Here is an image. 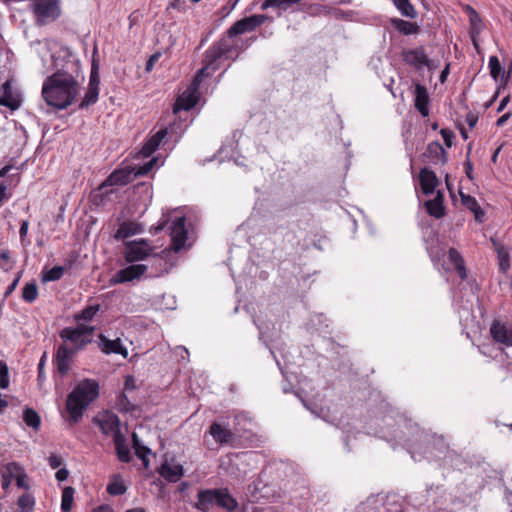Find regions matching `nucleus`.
<instances>
[{
	"mask_svg": "<svg viewBox=\"0 0 512 512\" xmlns=\"http://www.w3.org/2000/svg\"><path fill=\"white\" fill-rule=\"evenodd\" d=\"M17 505L21 512H33L35 505L34 497L29 493H24L18 498Z\"/></svg>",
	"mask_w": 512,
	"mask_h": 512,
	"instance_id": "obj_37",
	"label": "nucleus"
},
{
	"mask_svg": "<svg viewBox=\"0 0 512 512\" xmlns=\"http://www.w3.org/2000/svg\"><path fill=\"white\" fill-rule=\"evenodd\" d=\"M402 59L406 64L413 66L417 70L423 67H427L429 70L435 69L434 62L428 58L423 46L403 50Z\"/></svg>",
	"mask_w": 512,
	"mask_h": 512,
	"instance_id": "obj_9",
	"label": "nucleus"
},
{
	"mask_svg": "<svg viewBox=\"0 0 512 512\" xmlns=\"http://www.w3.org/2000/svg\"><path fill=\"white\" fill-rule=\"evenodd\" d=\"M429 101L430 99L427 88L422 84L416 83L414 105L423 117H427L429 115Z\"/></svg>",
	"mask_w": 512,
	"mask_h": 512,
	"instance_id": "obj_18",
	"label": "nucleus"
},
{
	"mask_svg": "<svg viewBox=\"0 0 512 512\" xmlns=\"http://www.w3.org/2000/svg\"><path fill=\"white\" fill-rule=\"evenodd\" d=\"M9 386V371L7 364L0 360V388L6 389Z\"/></svg>",
	"mask_w": 512,
	"mask_h": 512,
	"instance_id": "obj_45",
	"label": "nucleus"
},
{
	"mask_svg": "<svg viewBox=\"0 0 512 512\" xmlns=\"http://www.w3.org/2000/svg\"><path fill=\"white\" fill-rule=\"evenodd\" d=\"M32 9L37 23L44 25L60 16L58 0H32Z\"/></svg>",
	"mask_w": 512,
	"mask_h": 512,
	"instance_id": "obj_4",
	"label": "nucleus"
},
{
	"mask_svg": "<svg viewBox=\"0 0 512 512\" xmlns=\"http://www.w3.org/2000/svg\"><path fill=\"white\" fill-rule=\"evenodd\" d=\"M38 297V286L35 282L27 283L22 292V298L28 303L34 302Z\"/></svg>",
	"mask_w": 512,
	"mask_h": 512,
	"instance_id": "obj_40",
	"label": "nucleus"
},
{
	"mask_svg": "<svg viewBox=\"0 0 512 512\" xmlns=\"http://www.w3.org/2000/svg\"><path fill=\"white\" fill-rule=\"evenodd\" d=\"M267 19L266 15H252L236 21L226 32V38L236 37L238 35L254 31L257 27L262 25Z\"/></svg>",
	"mask_w": 512,
	"mask_h": 512,
	"instance_id": "obj_8",
	"label": "nucleus"
},
{
	"mask_svg": "<svg viewBox=\"0 0 512 512\" xmlns=\"http://www.w3.org/2000/svg\"><path fill=\"white\" fill-rule=\"evenodd\" d=\"M118 459L123 463H129L131 460L130 450L126 445V438L124 435H116L113 440Z\"/></svg>",
	"mask_w": 512,
	"mask_h": 512,
	"instance_id": "obj_27",
	"label": "nucleus"
},
{
	"mask_svg": "<svg viewBox=\"0 0 512 512\" xmlns=\"http://www.w3.org/2000/svg\"><path fill=\"white\" fill-rule=\"evenodd\" d=\"M511 116V112H506L505 114L498 118V120L496 121V125L498 127L503 126L510 119Z\"/></svg>",
	"mask_w": 512,
	"mask_h": 512,
	"instance_id": "obj_60",
	"label": "nucleus"
},
{
	"mask_svg": "<svg viewBox=\"0 0 512 512\" xmlns=\"http://www.w3.org/2000/svg\"><path fill=\"white\" fill-rule=\"evenodd\" d=\"M63 462H64V460L60 455L51 454L48 457V463L52 469L59 468L63 464Z\"/></svg>",
	"mask_w": 512,
	"mask_h": 512,
	"instance_id": "obj_51",
	"label": "nucleus"
},
{
	"mask_svg": "<svg viewBox=\"0 0 512 512\" xmlns=\"http://www.w3.org/2000/svg\"><path fill=\"white\" fill-rule=\"evenodd\" d=\"M20 104V95L13 90L11 82L6 81L0 88V105L16 110Z\"/></svg>",
	"mask_w": 512,
	"mask_h": 512,
	"instance_id": "obj_15",
	"label": "nucleus"
},
{
	"mask_svg": "<svg viewBox=\"0 0 512 512\" xmlns=\"http://www.w3.org/2000/svg\"><path fill=\"white\" fill-rule=\"evenodd\" d=\"M491 242H492V244L495 248V251L498 255L500 269L503 272H505L510 267L509 252L503 244L499 243L494 238H491Z\"/></svg>",
	"mask_w": 512,
	"mask_h": 512,
	"instance_id": "obj_28",
	"label": "nucleus"
},
{
	"mask_svg": "<svg viewBox=\"0 0 512 512\" xmlns=\"http://www.w3.org/2000/svg\"><path fill=\"white\" fill-rule=\"evenodd\" d=\"M210 434L214 438V440L220 444H228L233 439V433L220 425L217 422H213L209 429Z\"/></svg>",
	"mask_w": 512,
	"mask_h": 512,
	"instance_id": "obj_22",
	"label": "nucleus"
},
{
	"mask_svg": "<svg viewBox=\"0 0 512 512\" xmlns=\"http://www.w3.org/2000/svg\"><path fill=\"white\" fill-rule=\"evenodd\" d=\"M99 89L88 87L85 96L81 100L79 104L80 109H84L89 107L92 104H95L98 101Z\"/></svg>",
	"mask_w": 512,
	"mask_h": 512,
	"instance_id": "obj_39",
	"label": "nucleus"
},
{
	"mask_svg": "<svg viewBox=\"0 0 512 512\" xmlns=\"http://www.w3.org/2000/svg\"><path fill=\"white\" fill-rule=\"evenodd\" d=\"M395 7L400 11L402 16L414 19L417 17V12L410 0H392Z\"/></svg>",
	"mask_w": 512,
	"mask_h": 512,
	"instance_id": "obj_32",
	"label": "nucleus"
},
{
	"mask_svg": "<svg viewBox=\"0 0 512 512\" xmlns=\"http://www.w3.org/2000/svg\"><path fill=\"white\" fill-rule=\"evenodd\" d=\"M19 278H20V276H17L13 280V282L7 287V289H6L5 293H4V298L5 299L8 298L12 294V292L15 290V288L17 287L18 282H19Z\"/></svg>",
	"mask_w": 512,
	"mask_h": 512,
	"instance_id": "obj_58",
	"label": "nucleus"
},
{
	"mask_svg": "<svg viewBox=\"0 0 512 512\" xmlns=\"http://www.w3.org/2000/svg\"><path fill=\"white\" fill-rule=\"evenodd\" d=\"M136 177L134 176L133 167H123L114 170L98 187L99 191L103 194H109L112 191L106 190L107 187L124 186L132 182Z\"/></svg>",
	"mask_w": 512,
	"mask_h": 512,
	"instance_id": "obj_6",
	"label": "nucleus"
},
{
	"mask_svg": "<svg viewBox=\"0 0 512 512\" xmlns=\"http://www.w3.org/2000/svg\"><path fill=\"white\" fill-rule=\"evenodd\" d=\"M185 217L176 218L170 228V235L172 240V248L175 252L180 251L187 240V231L185 228Z\"/></svg>",
	"mask_w": 512,
	"mask_h": 512,
	"instance_id": "obj_14",
	"label": "nucleus"
},
{
	"mask_svg": "<svg viewBox=\"0 0 512 512\" xmlns=\"http://www.w3.org/2000/svg\"><path fill=\"white\" fill-rule=\"evenodd\" d=\"M152 251L146 240H133L125 243L123 256L127 263H134L146 259Z\"/></svg>",
	"mask_w": 512,
	"mask_h": 512,
	"instance_id": "obj_7",
	"label": "nucleus"
},
{
	"mask_svg": "<svg viewBox=\"0 0 512 512\" xmlns=\"http://www.w3.org/2000/svg\"><path fill=\"white\" fill-rule=\"evenodd\" d=\"M15 479H16V485L19 487V488H24V489H28L29 488V485L26 483V474L24 472V470L22 469V467L20 466V470H19V473H17L15 476Z\"/></svg>",
	"mask_w": 512,
	"mask_h": 512,
	"instance_id": "obj_49",
	"label": "nucleus"
},
{
	"mask_svg": "<svg viewBox=\"0 0 512 512\" xmlns=\"http://www.w3.org/2000/svg\"><path fill=\"white\" fill-rule=\"evenodd\" d=\"M466 122L471 129L474 128L478 122V115L473 112H469L466 115Z\"/></svg>",
	"mask_w": 512,
	"mask_h": 512,
	"instance_id": "obj_56",
	"label": "nucleus"
},
{
	"mask_svg": "<svg viewBox=\"0 0 512 512\" xmlns=\"http://www.w3.org/2000/svg\"><path fill=\"white\" fill-rule=\"evenodd\" d=\"M137 457L140 458L143 462V465L147 468L148 465H149V459L147 458V455H144V453H141L138 449H137Z\"/></svg>",
	"mask_w": 512,
	"mask_h": 512,
	"instance_id": "obj_62",
	"label": "nucleus"
},
{
	"mask_svg": "<svg viewBox=\"0 0 512 512\" xmlns=\"http://www.w3.org/2000/svg\"><path fill=\"white\" fill-rule=\"evenodd\" d=\"M69 476V471L66 469V468H61L59 469L56 474H55V477L56 479L59 481V482H63L65 480H67Z\"/></svg>",
	"mask_w": 512,
	"mask_h": 512,
	"instance_id": "obj_57",
	"label": "nucleus"
},
{
	"mask_svg": "<svg viewBox=\"0 0 512 512\" xmlns=\"http://www.w3.org/2000/svg\"><path fill=\"white\" fill-rule=\"evenodd\" d=\"M470 152H471V148H469L468 152H467V160L465 162V174L470 180H473L474 179L473 165H472L471 161L469 160Z\"/></svg>",
	"mask_w": 512,
	"mask_h": 512,
	"instance_id": "obj_52",
	"label": "nucleus"
},
{
	"mask_svg": "<svg viewBox=\"0 0 512 512\" xmlns=\"http://www.w3.org/2000/svg\"><path fill=\"white\" fill-rule=\"evenodd\" d=\"M419 182L421 190L425 195L434 193L436 187L439 184V180L436 174L426 167L421 169L419 172Z\"/></svg>",
	"mask_w": 512,
	"mask_h": 512,
	"instance_id": "obj_19",
	"label": "nucleus"
},
{
	"mask_svg": "<svg viewBox=\"0 0 512 512\" xmlns=\"http://www.w3.org/2000/svg\"><path fill=\"white\" fill-rule=\"evenodd\" d=\"M301 0H265L262 5V10H267L268 8H278L286 11L291 8L293 5L298 4Z\"/></svg>",
	"mask_w": 512,
	"mask_h": 512,
	"instance_id": "obj_33",
	"label": "nucleus"
},
{
	"mask_svg": "<svg viewBox=\"0 0 512 512\" xmlns=\"http://www.w3.org/2000/svg\"><path fill=\"white\" fill-rule=\"evenodd\" d=\"M99 310H100L99 304L89 305V306L85 307L82 311L77 313L75 315V319L77 321L83 320V321L89 322L94 318V316L97 314V312Z\"/></svg>",
	"mask_w": 512,
	"mask_h": 512,
	"instance_id": "obj_38",
	"label": "nucleus"
},
{
	"mask_svg": "<svg viewBox=\"0 0 512 512\" xmlns=\"http://www.w3.org/2000/svg\"><path fill=\"white\" fill-rule=\"evenodd\" d=\"M77 326L79 327V329L82 332V335H84V337L90 336L91 334H93V332L95 330V328L93 326H86L83 324H79Z\"/></svg>",
	"mask_w": 512,
	"mask_h": 512,
	"instance_id": "obj_59",
	"label": "nucleus"
},
{
	"mask_svg": "<svg viewBox=\"0 0 512 512\" xmlns=\"http://www.w3.org/2000/svg\"><path fill=\"white\" fill-rule=\"evenodd\" d=\"M99 396V384L93 379H84L67 396L66 410L70 422L80 421L87 407Z\"/></svg>",
	"mask_w": 512,
	"mask_h": 512,
	"instance_id": "obj_2",
	"label": "nucleus"
},
{
	"mask_svg": "<svg viewBox=\"0 0 512 512\" xmlns=\"http://www.w3.org/2000/svg\"><path fill=\"white\" fill-rule=\"evenodd\" d=\"M444 195L441 191H437L434 199H430L425 202V208L427 213L436 218L440 219L445 215V207L443 205Z\"/></svg>",
	"mask_w": 512,
	"mask_h": 512,
	"instance_id": "obj_21",
	"label": "nucleus"
},
{
	"mask_svg": "<svg viewBox=\"0 0 512 512\" xmlns=\"http://www.w3.org/2000/svg\"><path fill=\"white\" fill-rule=\"evenodd\" d=\"M156 162H157V158H152L147 163H145L142 166H139L138 168L133 167L134 168V176L137 177V176L147 175L152 170V168Z\"/></svg>",
	"mask_w": 512,
	"mask_h": 512,
	"instance_id": "obj_46",
	"label": "nucleus"
},
{
	"mask_svg": "<svg viewBox=\"0 0 512 512\" xmlns=\"http://www.w3.org/2000/svg\"><path fill=\"white\" fill-rule=\"evenodd\" d=\"M92 422L104 435L112 436L113 440L116 439V435H123L120 431V419L113 412L106 411L102 416H95Z\"/></svg>",
	"mask_w": 512,
	"mask_h": 512,
	"instance_id": "obj_10",
	"label": "nucleus"
},
{
	"mask_svg": "<svg viewBox=\"0 0 512 512\" xmlns=\"http://www.w3.org/2000/svg\"><path fill=\"white\" fill-rule=\"evenodd\" d=\"M98 347L105 354H119L124 358L128 356L127 349L122 345V342L119 338L115 340L108 339L104 334H100L98 336Z\"/></svg>",
	"mask_w": 512,
	"mask_h": 512,
	"instance_id": "obj_17",
	"label": "nucleus"
},
{
	"mask_svg": "<svg viewBox=\"0 0 512 512\" xmlns=\"http://www.w3.org/2000/svg\"><path fill=\"white\" fill-rule=\"evenodd\" d=\"M168 133L169 128L167 127L158 130L144 143V145L141 148V154L144 157L151 156L158 149L159 145L162 143V141L168 135Z\"/></svg>",
	"mask_w": 512,
	"mask_h": 512,
	"instance_id": "obj_20",
	"label": "nucleus"
},
{
	"mask_svg": "<svg viewBox=\"0 0 512 512\" xmlns=\"http://www.w3.org/2000/svg\"><path fill=\"white\" fill-rule=\"evenodd\" d=\"M64 267L54 266L43 275V281H57L62 278L64 274Z\"/></svg>",
	"mask_w": 512,
	"mask_h": 512,
	"instance_id": "obj_42",
	"label": "nucleus"
},
{
	"mask_svg": "<svg viewBox=\"0 0 512 512\" xmlns=\"http://www.w3.org/2000/svg\"><path fill=\"white\" fill-rule=\"evenodd\" d=\"M0 267L6 271L12 267L10 262V253L8 250H3L0 253Z\"/></svg>",
	"mask_w": 512,
	"mask_h": 512,
	"instance_id": "obj_48",
	"label": "nucleus"
},
{
	"mask_svg": "<svg viewBox=\"0 0 512 512\" xmlns=\"http://www.w3.org/2000/svg\"><path fill=\"white\" fill-rule=\"evenodd\" d=\"M489 69L491 77L497 81L502 71V66L497 56H491L489 58Z\"/></svg>",
	"mask_w": 512,
	"mask_h": 512,
	"instance_id": "obj_43",
	"label": "nucleus"
},
{
	"mask_svg": "<svg viewBox=\"0 0 512 512\" xmlns=\"http://www.w3.org/2000/svg\"><path fill=\"white\" fill-rule=\"evenodd\" d=\"M60 338L66 344V342H71L73 345L72 349L76 351L82 350L86 345L92 342V339L89 337H84L79 327H65L59 332Z\"/></svg>",
	"mask_w": 512,
	"mask_h": 512,
	"instance_id": "obj_13",
	"label": "nucleus"
},
{
	"mask_svg": "<svg viewBox=\"0 0 512 512\" xmlns=\"http://www.w3.org/2000/svg\"><path fill=\"white\" fill-rule=\"evenodd\" d=\"M184 470L181 465H169L164 463L160 469V475L169 482H177L183 476Z\"/></svg>",
	"mask_w": 512,
	"mask_h": 512,
	"instance_id": "obj_25",
	"label": "nucleus"
},
{
	"mask_svg": "<svg viewBox=\"0 0 512 512\" xmlns=\"http://www.w3.org/2000/svg\"><path fill=\"white\" fill-rule=\"evenodd\" d=\"M99 85H100L99 65L94 59L92 61L88 87L99 89Z\"/></svg>",
	"mask_w": 512,
	"mask_h": 512,
	"instance_id": "obj_41",
	"label": "nucleus"
},
{
	"mask_svg": "<svg viewBox=\"0 0 512 512\" xmlns=\"http://www.w3.org/2000/svg\"><path fill=\"white\" fill-rule=\"evenodd\" d=\"M74 488L67 486L62 491L61 510L63 512H70L73 504Z\"/></svg>",
	"mask_w": 512,
	"mask_h": 512,
	"instance_id": "obj_36",
	"label": "nucleus"
},
{
	"mask_svg": "<svg viewBox=\"0 0 512 512\" xmlns=\"http://www.w3.org/2000/svg\"><path fill=\"white\" fill-rule=\"evenodd\" d=\"M192 506L200 512H210L213 507L234 512L238 503L227 489L212 488L199 490L196 495V502Z\"/></svg>",
	"mask_w": 512,
	"mask_h": 512,
	"instance_id": "obj_3",
	"label": "nucleus"
},
{
	"mask_svg": "<svg viewBox=\"0 0 512 512\" xmlns=\"http://www.w3.org/2000/svg\"><path fill=\"white\" fill-rule=\"evenodd\" d=\"M440 134L445 142V145L448 148H450L453 144V139L455 137L454 133L447 128H443V129H441Z\"/></svg>",
	"mask_w": 512,
	"mask_h": 512,
	"instance_id": "obj_50",
	"label": "nucleus"
},
{
	"mask_svg": "<svg viewBox=\"0 0 512 512\" xmlns=\"http://www.w3.org/2000/svg\"><path fill=\"white\" fill-rule=\"evenodd\" d=\"M46 357V352H44L38 363V381H42L44 379V367L46 363Z\"/></svg>",
	"mask_w": 512,
	"mask_h": 512,
	"instance_id": "obj_53",
	"label": "nucleus"
},
{
	"mask_svg": "<svg viewBox=\"0 0 512 512\" xmlns=\"http://www.w3.org/2000/svg\"><path fill=\"white\" fill-rule=\"evenodd\" d=\"M125 387L127 389H132L135 387L134 385V378L132 376H128L125 380Z\"/></svg>",
	"mask_w": 512,
	"mask_h": 512,
	"instance_id": "obj_64",
	"label": "nucleus"
},
{
	"mask_svg": "<svg viewBox=\"0 0 512 512\" xmlns=\"http://www.w3.org/2000/svg\"><path fill=\"white\" fill-rule=\"evenodd\" d=\"M132 442H133V447L135 449V454L136 455H137V449L141 453H144V455H148V454L151 453V450L148 447L141 445V443L139 441V438H138L136 433L132 434Z\"/></svg>",
	"mask_w": 512,
	"mask_h": 512,
	"instance_id": "obj_47",
	"label": "nucleus"
},
{
	"mask_svg": "<svg viewBox=\"0 0 512 512\" xmlns=\"http://www.w3.org/2000/svg\"><path fill=\"white\" fill-rule=\"evenodd\" d=\"M197 103V98L193 94H189L185 96L184 94L180 96L173 108V112L177 113L180 110H189L193 108Z\"/></svg>",
	"mask_w": 512,
	"mask_h": 512,
	"instance_id": "obj_34",
	"label": "nucleus"
},
{
	"mask_svg": "<svg viewBox=\"0 0 512 512\" xmlns=\"http://www.w3.org/2000/svg\"><path fill=\"white\" fill-rule=\"evenodd\" d=\"M142 232V227L135 222L125 221L122 222L116 231L114 238L116 240H123L130 236L139 234Z\"/></svg>",
	"mask_w": 512,
	"mask_h": 512,
	"instance_id": "obj_23",
	"label": "nucleus"
},
{
	"mask_svg": "<svg viewBox=\"0 0 512 512\" xmlns=\"http://www.w3.org/2000/svg\"><path fill=\"white\" fill-rule=\"evenodd\" d=\"M19 470L20 465L16 462H11L4 466L3 470L1 471V485L3 489H7L10 486L12 479L15 478L14 476L17 473H19Z\"/></svg>",
	"mask_w": 512,
	"mask_h": 512,
	"instance_id": "obj_29",
	"label": "nucleus"
},
{
	"mask_svg": "<svg viewBox=\"0 0 512 512\" xmlns=\"http://www.w3.org/2000/svg\"><path fill=\"white\" fill-rule=\"evenodd\" d=\"M159 57V53H154L149 57L145 65L146 72H150L153 69L155 62L159 59Z\"/></svg>",
	"mask_w": 512,
	"mask_h": 512,
	"instance_id": "obj_55",
	"label": "nucleus"
},
{
	"mask_svg": "<svg viewBox=\"0 0 512 512\" xmlns=\"http://www.w3.org/2000/svg\"><path fill=\"white\" fill-rule=\"evenodd\" d=\"M78 87V81L68 69H57L44 80L42 97L49 106L65 109L76 98Z\"/></svg>",
	"mask_w": 512,
	"mask_h": 512,
	"instance_id": "obj_1",
	"label": "nucleus"
},
{
	"mask_svg": "<svg viewBox=\"0 0 512 512\" xmlns=\"http://www.w3.org/2000/svg\"><path fill=\"white\" fill-rule=\"evenodd\" d=\"M461 202L462 204L469 209L471 212H473L475 216V220L477 222H483V218L485 216L484 211L481 209L480 205L478 204L477 200L468 194H464L460 192Z\"/></svg>",
	"mask_w": 512,
	"mask_h": 512,
	"instance_id": "obj_24",
	"label": "nucleus"
},
{
	"mask_svg": "<svg viewBox=\"0 0 512 512\" xmlns=\"http://www.w3.org/2000/svg\"><path fill=\"white\" fill-rule=\"evenodd\" d=\"M449 260L454 264V267L462 280L466 279V269L464 260L461 254L454 248H450L448 251Z\"/></svg>",
	"mask_w": 512,
	"mask_h": 512,
	"instance_id": "obj_30",
	"label": "nucleus"
},
{
	"mask_svg": "<svg viewBox=\"0 0 512 512\" xmlns=\"http://www.w3.org/2000/svg\"><path fill=\"white\" fill-rule=\"evenodd\" d=\"M390 23L403 35L417 34L420 30V27L417 23L409 22L400 18H392Z\"/></svg>",
	"mask_w": 512,
	"mask_h": 512,
	"instance_id": "obj_26",
	"label": "nucleus"
},
{
	"mask_svg": "<svg viewBox=\"0 0 512 512\" xmlns=\"http://www.w3.org/2000/svg\"><path fill=\"white\" fill-rule=\"evenodd\" d=\"M77 353L78 351L67 346L65 343L58 346L55 355V365L61 376L68 374L71 368V362Z\"/></svg>",
	"mask_w": 512,
	"mask_h": 512,
	"instance_id": "obj_12",
	"label": "nucleus"
},
{
	"mask_svg": "<svg viewBox=\"0 0 512 512\" xmlns=\"http://www.w3.org/2000/svg\"><path fill=\"white\" fill-rule=\"evenodd\" d=\"M202 64H203V67L198 70V72L196 73V75L190 85V90H192V92H196L199 89L202 81L205 78L210 77L215 72V71H212L211 67L208 66L206 63H202Z\"/></svg>",
	"mask_w": 512,
	"mask_h": 512,
	"instance_id": "obj_31",
	"label": "nucleus"
},
{
	"mask_svg": "<svg viewBox=\"0 0 512 512\" xmlns=\"http://www.w3.org/2000/svg\"><path fill=\"white\" fill-rule=\"evenodd\" d=\"M147 269L148 267L144 264H132L117 271L110 279V283L115 285L138 280L144 275Z\"/></svg>",
	"mask_w": 512,
	"mask_h": 512,
	"instance_id": "obj_11",
	"label": "nucleus"
},
{
	"mask_svg": "<svg viewBox=\"0 0 512 512\" xmlns=\"http://www.w3.org/2000/svg\"><path fill=\"white\" fill-rule=\"evenodd\" d=\"M232 48L233 45L229 40L226 37H222L205 51L202 63L210 66L212 71H217L219 69V60L227 56L232 51Z\"/></svg>",
	"mask_w": 512,
	"mask_h": 512,
	"instance_id": "obj_5",
	"label": "nucleus"
},
{
	"mask_svg": "<svg viewBox=\"0 0 512 512\" xmlns=\"http://www.w3.org/2000/svg\"><path fill=\"white\" fill-rule=\"evenodd\" d=\"M510 102V95H507L506 97H504L500 103H499V106L497 108V112H501L504 110V108L507 106V104Z\"/></svg>",
	"mask_w": 512,
	"mask_h": 512,
	"instance_id": "obj_61",
	"label": "nucleus"
},
{
	"mask_svg": "<svg viewBox=\"0 0 512 512\" xmlns=\"http://www.w3.org/2000/svg\"><path fill=\"white\" fill-rule=\"evenodd\" d=\"M423 157L428 163L434 165H444L447 162V153L438 141H433L428 144L426 151L423 153Z\"/></svg>",
	"mask_w": 512,
	"mask_h": 512,
	"instance_id": "obj_16",
	"label": "nucleus"
},
{
	"mask_svg": "<svg viewBox=\"0 0 512 512\" xmlns=\"http://www.w3.org/2000/svg\"><path fill=\"white\" fill-rule=\"evenodd\" d=\"M23 421L28 427L37 430L40 427L41 419L39 414L32 408H25L23 411Z\"/></svg>",
	"mask_w": 512,
	"mask_h": 512,
	"instance_id": "obj_35",
	"label": "nucleus"
},
{
	"mask_svg": "<svg viewBox=\"0 0 512 512\" xmlns=\"http://www.w3.org/2000/svg\"><path fill=\"white\" fill-rule=\"evenodd\" d=\"M28 228H29L28 220H23L21 222L20 230H19L20 239H21L22 243L25 242V239H26V236H27V233H28Z\"/></svg>",
	"mask_w": 512,
	"mask_h": 512,
	"instance_id": "obj_54",
	"label": "nucleus"
},
{
	"mask_svg": "<svg viewBox=\"0 0 512 512\" xmlns=\"http://www.w3.org/2000/svg\"><path fill=\"white\" fill-rule=\"evenodd\" d=\"M448 74H449V66L447 65V66L442 70V72H441V74H440L439 79H440V82H441V83H444V82H445V80H446V78H447V75H448Z\"/></svg>",
	"mask_w": 512,
	"mask_h": 512,
	"instance_id": "obj_63",
	"label": "nucleus"
},
{
	"mask_svg": "<svg viewBox=\"0 0 512 512\" xmlns=\"http://www.w3.org/2000/svg\"><path fill=\"white\" fill-rule=\"evenodd\" d=\"M127 491L126 486L121 481H114L108 484L107 492L110 495L118 496L123 495Z\"/></svg>",
	"mask_w": 512,
	"mask_h": 512,
	"instance_id": "obj_44",
	"label": "nucleus"
}]
</instances>
